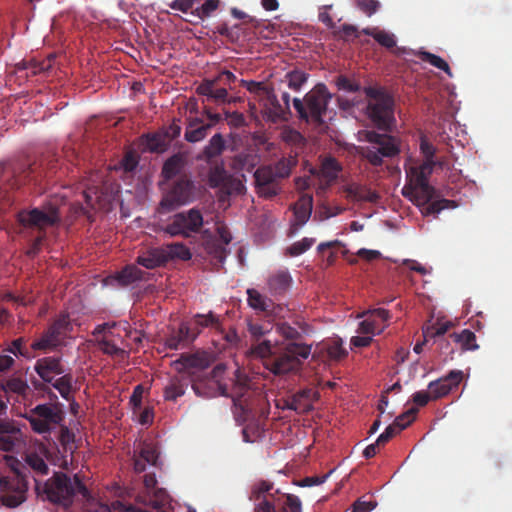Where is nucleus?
Returning <instances> with one entry per match:
<instances>
[{
  "label": "nucleus",
  "instance_id": "f257e3e1",
  "mask_svg": "<svg viewBox=\"0 0 512 512\" xmlns=\"http://www.w3.org/2000/svg\"><path fill=\"white\" fill-rule=\"evenodd\" d=\"M436 165L434 160H424L406 170L408 184L402 188V195L420 208L423 216L438 214L444 209L455 208L453 200L441 199L432 202L435 188L429 184V177Z\"/></svg>",
  "mask_w": 512,
  "mask_h": 512
},
{
  "label": "nucleus",
  "instance_id": "f03ea898",
  "mask_svg": "<svg viewBox=\"0 0 512 512\" xmlns=\"http://www.w3.org/2000/svg\"><path fill=\"white\" fill-rule=\"evenodd\" d=\"M36 492L43 499L55 505L69 508L78 493L84 498L89 497V491L81 478L76 474L71 479L63 472H54L53 476L41 483L36 480Z\"/></svg>",
  "mask_w": 512,
  "mask_h": 512
},
{
  "label": "nucleus",
  "instance_id": "7ed1b4c3",
  "mask_svg": "<svg viewBox=\"0 0 512 512\" xmlns=\"http://www.w3.org/2000/svg\"><path fill=\"white\" fill-rule=\"evenodd\" d=\"M363 92L366 97L364 113L378 130L391 132L396 124L395 101L383 87L367 86Z\"/></svg>",
  "mask_w": 512,
  "mask_h": 512
},
{
  "label": "nucleus",
  "instance_id": "20e7f679",
  "mask_svg": "<svg viewBox=\"0 0 512 512\" xmlns=\"http://www.w3.org/2000/svg\"><path fill=\"white\" fill-rule=\"evenodd\" d=\"M362 141L368 145L359 147V155L369 164L379 167L384 158H393L401 152V142L396 136L387 132L380 133L375 130H363L360 132Z\"/></svg>",
  "mask_w": 512,
  "mask_h": 512
},
{
  "label": "nucleus",
  "instance_id": "39448f33",
  "mask_svg": "<svg viewBox=\"0 0 512 512\" xmlns=\"http://www.w3.org/2000/svg\"><path fill=\"white\" fill-rule=\"evenodd\" d=\"M312 346L301 342H288L264 362V367L275 376H284L300 370L303 360L311 354Z\"/></svg>",
  "mask_w": 512,
  "mask_h": 512
},
{
  "label": "nucleus",
  "instance_id": "423d86ee",
  "mask_svg": "<svg viewBox=\"0 0 512 512\" xmlns=\"http://www.w3.org/2000/svg\"><path fill=\"white\" fill-rule=\"evenodd\" d=\"M331 99L332 95L326 85L318 83L305 94L303 99L294 98L293 107L300 120L321 125L324 123L323 116Z\"/></svg>",
  "mask_w": 512,
  "mask_h": 512
},
{
  "label": "nucleus",
  "instance_id": "0eeeda50",
  "mask_svg": "<svg viewBox=\"0 0 512 512\" xmlns=\"http://www.w3.org/2000/svg\"><path fill=\"white\" fill-rule=\"evenodd\" d=\"M230 396L235 407V417L238 421L242 422L253 417L256 407L263 401L261 392L252 389L249 384V379L245 375H242L239 370L236 371Z\"/></svg>",
  "mask_w": 512,
  "mask_h": 512
},
{
  "label": "nucleus",
  "instance_id": "6e6552de",
  "mask_svg": "<svg viewBox=\"0 0 512 512\" xmlns=\"http://www.w3.org/2000/svg\"><path fill=\"white\" fill-rule=\"evenodd\" d=\"M195 193V183L187 174L178 177L164 192L157 208L158 213H168L193 202Z\"/></svg>",
  "mask_w": 512,
  "mask_h": 512
},
{
  "label": "nucleus",
  "instance_id": "1a4fd4ad",
  "mask_svg": "<svg viewBox=\"0 0 512 512\" xmlns=\"http://www.w3.org/2000/svg\"><path fill=\"white\" fill-rule=\"evenodd\" d=\"M25 418L34 432L44 434L60 425L64 421L65 413L60 403H45L36 405Z\"/></svg>",
  "mask_w": 512,
  "mask_h": 512
},
{
  "label": "nucleus",
  "instance_id": "9d476101",
  "mask_svg": "<svg viewBox=\"0 0 512 512\" xmlns=\"http://www.w3.org/2000/svg\"><path fill=\"white\" fill-rule=\"evenodd\" d=\"M204 219L200 209L193 207L186 211L172 215L163 231L171 237L181 236L189 238L201 231Z\"/></svg>",
  "mask_w": 512,
  "mask_h": 512
},
{
  "label": "nucleus",
  "instance_id": "9b49d317",
  "mask_svg": "<svg viewBox=\"0 0 512 512\" xmlns=\"http://www.w3.org/2000/svg\"><path fill=\"white\" fill-rule=\"evenodd\" d=\"M58 199L46 202L42 209L22 210L17 214L18 222L24 227H36L44 230L60 222Z\"/></svg>",
  "mask_w": 512,
  "mask_h": 512
},
{
  "label": "nucleus",
  "instance_id": "f8f14e48",
  "mask_svg": "<svg viewBox=\"0 0 512 512\" xmlns=\"http://www.w3.org/2000/svg\"><path fill=\"white\" fill-rule=\"evenodd\" d=\"M28 484L23 476H0V503L6 508H17L27 499Z\"/></svg>",
  "mask_w": 512,
  "mask_h": 512
},
{
  "label": "nucleus",
  "instance_id": "ddd939ff",
  "mask_svg": "<svg viewBox=\"0 0 512 512\" xmlns=\"http://www.w3.org/2000/svg\"><path fill=\"white\" fill-rule=\"evenodd\" d=\"M71 330L72 324L69 316L61 314L48 326L41 337L31 344V348L35 351L54 350L62 344Z\"/></svg>",
  "mask_w": 512,
  "mask_h": 512
},
{
  "label": "nucleus",
  "instance_id": "4468645a",
  "mask_svg": "<svg viewBox=\"0 0 512 512\" xmlns=\"http://www.w3.org/2000/svg\"><path fill=\"white\" fill-rule=\"evenodd\" d=\"M274 484L267 480H260L251 486L249 500L254 503L253 512H277L275 503L279 490L272 492Z\"/></svg>",
  "mask_w": 512,
  "mask_h": 512
},
{
  "label": "nucleus",
  "instance_id": "2eb2a0df",
  "mask_svg": "<svg viewBox=\"0 0 512 512\" xmlns=\"http://www.w3.org/2000/svg\"><path fill=\"white\" fill-rule=\"evenodd\" d=\"M342 169L341 163L335 157L325 156L320 158L319 167L310 169V173L319 179L317 195L326 193L329 187L337 181Z\"/></svg>",
  "mask_w": 512,
  "mask_h": 512
},
{
  "label": "nucleus",
  "instance_id": "dca6fc26",
  "mask_svg": "<svg viewBox=\"0 0 512 512\" xmlns=\"http://www.w3.org/2000/svg\"><path fill=\"white\" fill-rule=\"evenodd\" d=\"M50 456L49 449L43 443L36 444L25 453L24 461L32 471L35 482L38 480L37 477L48 475L49 466L46 460H49Z\"/></svg>",
  "mask_w": 512,
  "mask_h": 512
},
{
  "label": "nucleus",
  "instance_id": "f3484780",
  "mask_svg": "<svg viewBox=\"0 0 512 512\" xmlns=\"http://www.w3.org/2000/svg\"><path fill=\"white\" fill-rule=\"evenodd\" d=\"M247 303L255 311L263 312L267 317H282L284 308L275 304L272 299L262 295L254 288L247 289Z\"/></svg>",
  "mask_w": 512,
  "mask_h": 512
},
{
  "label": "nucleus",
  "instance_id": "a211bd4d",
  "mask_svg": "<svg viewBox=\"0 0 512 512\" xmlns=\"http://www.w3.org/2000/svg\"><path fill=\"white\" fill-rule=\"evenodd\" d=\"M463 378V372L452 370L446 376L435 381H431L428 390L432 400H437L447 396L454 388L458 387Z\"/></svg>",
  "mask_w": 512,
  "mask_h": 512
},
{
  "label": "nucleus",
  "instance_id": "6ab92c4d",
  "mask_svg": "<svg viewBox=\"0 0 512 512\" xmlns=\"http://www.w3.org/2000/svg\"><path fill=\"white\" fill-rule=\"evenodd\" d=\"M254 178L259 195L272 198L279 193L280 188L271 166L259 167L254 173Z\"/></svg>",
  "mask_w": 512,
  "mask_h": 512
},
{
  "label": "nucleus",
  "instance_id": "aec40b11",
  "mask_svg": "<svg viewBox=\"0 0 512 512\" xmlns=\"http://www.w3.org/2000/svg\"><path fill=\"white\" fill-rule=\"evenodd\" d=\"M34 370L44 383H52L54 378L65 372L62 364V358L56 356H46L36 361Z\"/></svg>",
  "mask_w": 512,
  "mask_h": 512
},
{
  "label": "nucleus",
  "instance_id": "412c9836",
  "mask_svg": "<svg viewBox=\"0 0 512 512\" xmlns=\"http://www.w3.org/2000/svg\"><path fill=\"white\" fill-rule=\"evenodd\" d=\"M21 430L13 421L0 419V450L13 452L20 443Z\"/></svg>",
  "mask_w": 512,
  "mask_h": 512
},
{
  "label": "nucleus",
  "instance_id": "4be33fe9",
  "mask_svg": "<svg viewBox=\"0 0 512 512\" xmlns=\"http://www.w3.org/2000/svg\"><path fill=\"white\" fill-rule=\"evenodd\" d=\"M319 398V393L313 388L302 389L290 397V410L299 414L309 413L313 403Z\"/></svg>",
  "mask_w": 512,
  "mask_h": 512
},
{
  "label": "nucleus",
  "instance_id": "5701e85b",
  "mask_svg": "<svg viewBox=\"0 0 512 512\" xmlns=\"http://www.w3.org/2000/svg\"><path fill=\"white\" fill-rule=\"evenodd\" d=\"M199 95L206 96L208 101L216 103H230L228 91L225 87H220L217 80L204 79L196 88Z\"/></svg>",
  "mask_w": 512,
  "mask_h": 512
},
{
  "label": "nucleus",
  "instance_id": "b1692460",
  "mask_svg": "<svg viewBox=\"0 0 512 512\" xmlns=\"http://www.w3.org/2000/svg\"><path fill=\"white\" fill-rule=\"evenodd\" d=\"M188 163V157L186 153H176L170 156L163 164L161 170V176L166 180H172L176 176H182L183 171Z\"/></svg>",
  "mask_w": 512,
  "mask_h": 512
},
{
  "label": "nucleus",
  "instance_id": "393cba45",
  "mask_svg": "<svg viewBox=\"0 0 512 512\" xmlns=\"http://www.w3.org/2000/svg\"><path fill=\"white\" fill-rule=\"evenodd\" d=\"M312 209L313 196L311 194H302L292 207L295 218L294 226L302 227L310 219Z\"/></svg>",
  "mask_w": 512,
  "mask_h": 512
},
{
  "label": "nucleus",
  "instance_id": "a878e982",
  "mask_svg": "<svg viewBox=\"0 0 512 512\" xmlns=\"http://www.w3.org/2000/svg\"><path fill=\"white\" fill-rule=\"evenodd\" d=\"M191 329V326L182 323L177 331H173V333L167 337L165 342L166 346L171 350H177L192 343L195 338L191 333Z\"/></svg>",
  "mask_w": 512,
  "mask_h": 512
},
{
  "label": "nucleus",
  "instance_id": "bb28decb",
  "mask_svg": "<svg viewBox=\"0 0 512 512\" xmlns=\"http://www.w3.org/2000/svg\"><path fill=\"white\" fill-rule=\"evenodd\" d=\"M188 326H191V333L193 334L194 338L196 339L197 336L201 333L202 329L204 328H216L219 329L220 327V320L219 317L214 314L212 311L208 312L207 314H196L192 320L188 323H186Z\"/></svg>",
  "mask_w": 512,
  "mask_h": 512
},
{
  "label": "nucleus",
  "instance_id": "cd10ccee",
  "mask_svg": "<svg viewBox=\"0 0 512 512\" xmlns=\"http://www.w3.org/2000/svg\"><path fill=\"white\" fill-rule=\"evenodd\" d=\"M263 107L264 117L276 123L280 120H287L288 117L283 109L282 104H280L274 92L268 96L264 103L261 104Z\"/></svg>",
  "mask_w": 512,
  "mask_h": 512
},
{
  "label": "nucleus",
  "instance_id": "c85d7f7f",
  "mask_svg": "<svg viewBox=\"0 0 512 512\" xmlns=\"http://www.w3.org/2000/svg\"><path fill=\"white\" fill-rule=\"evenodd\" d=\"M137 264L147 268L155 269L166 264L164 250L162 247L150 248L137 257Z\"/></svg>",
  "mask_w": 512,
  "mask_h": 512
},
{
  "label": "nucleus",
  "instance_id": "c756f323",
  "mask_svg": "<svg viewBox=\"0 0 512 512\" xmlns=\"http://www.w3.org/2000/svg\"><path fill=\"white\" fill-rule=\"evenodd\" d=\"M346 197L354 201H366L375 203L379 200V194L367 186L351 184L344 188Z\"/></svg>",
  "mask_w": 512,
  "mask_h": 512
},
{
  "label": "nucleus",
  "instance_id": "7c9ffc66",
  "mask_svg": "<svg viewBox=\"0 0 512 512\" xmlns=\"http://www.w3.org/2000/svg\"><path fill=\"white\" fill-rule=\"evenodd\" d=\"M141 143L146 150L152 153H163L169 148L168 139L160 130L142 135Z\"/></svg>",
  "mask_w": 512,
  "mask_h": 512
},
{
  "label": "nucleus",
  "instance_id": "2f4dec72",
  "mask_svg": "<svg viewBox=\"0 0 512 512\" xmlns=\"http://www.w3.org/2000/svg\"><path fill=\"white\" fill-rule=\"evenodd\" d=\"M145 273L135 265H127L121 271L111 276V280H115L119 286L126 287L137 281L144 279Z\"/></svg>",
  "mask_w": 512,
  "mask_h": 512
},
{
  "label": "nucleus",
  "instance_id": "473e14b6",
  "mask_svg": "<svg viewBox=\"0 0 512 512\" xmlns=\"http://www.w3.org/2000/svg\"><path fill=\"white\" fill-rule=\"evenodd\" d=\"M138 500L146 506L160 509L169 505L171 498L165 489L157 488L149 493L138 496Z\"/></svg>",
  "mask_w": 512,
  "mask_h": 512
},
{
  "label": "nucleus",
  "instance_id": "72a5a7b5",
  "mask_svg": "<svg viewBox=\"0 0 512 512\" xmlns=\"http://www.w3.org/2000/svg\"><path fill=\"white\" fill-rule=\"evenodd\" d=\"M292 283L291 275L288 271L279 270L268 278V287L273 295L285 293Z\"/></svg>",
  "mask_w": 512,
  "mask_h": 512
},
{
  "label": "nucleus",
  "instance_id": "f704fd0d",
  "mask_svg": "<svg viewBox=\"0 0 512 512\" xmlns=\"http://www.w3.org/2000/svg\"><path fill=\"white\" fill-rule=\"evenodd\" d=\"M189 379L183 375L174 376L164 388V398L167 401H176L185 394Z\"/></svg>",
  "mask_w": 512,
  "mask_h": 512
},
{
  "label": "nucleus",
  "instance_id": "c9c22d12",
  "mask_svg": "<svg viewBox=\"0 0 512 512\" xmlns=\"http://www.w3.org/2000/svg\"><path fill=\"white\" fill-rule=\"evenodd\" d=\"M183 368H195V369H206L210 365V357L205 352H197L194 354H182L177 361Z\"/></svg>",
  "mask_w": 512,
  "mask_h": 512
},
{
  "label": "nucleus",
  "instance_id": "e433bc0d",
  "mask_svg": "<svg viewBox=\"0 0 512 512\" xmlns=\"http://www.w3.org/2000/svg\"><path fill=\"white\" fill-rule=\"evenodd\" d=\"M53 60V55H50L47 59L42 61H37L35 59L23 60L16 65V68L18 71L26 70L31 75H38L49 71L52 68Z\"/></svg>",
  "mask_w": 512,
  "mask_h": 512
},
{
  "label": "nucleus",
  "instance_id": "4c0bfd02",
  "mask_svg": "<svg viewBox=\"0 0 512 512\" xmlns=\"http://www.w3.org/2000/svg\"><path fill=\"white\" fill-rule=\"evenodd\" d=\"M226 142L220 133H216L211 137L208 144L204 147L202 151L203 158L206 161H211L212 159L220 156L222 152L225 150Z\"/></svg>",
  "mask_w": 512,
  "mask_h": 512
},
{
  "label": "nucleus",
  "instance_id": "58836bf2",
  "mask_svg": "<svg viewBox=\"0 0 512 512\" xmlns=\"http://www.w3.org/2000/svg\"><path fill=\"white\" fill-rule=\"evenodd\" d=\"M164 250L165 262L168 263L173 259L188 261L192 254L190 249L183 243H172L162 247Z\"/></svg>",
  "mask_w": 512,
  "mask_h": 512
},
{
  "label": "nucleus",
  "instance_id": "ea45409f",
  "mask_svg": "<svg viewBox=\"0 0 512 512\" xmlns=\"http://www.w3.org/2000/svg\"><path fill=\"white\" fill-rule=\"evenodd\" d=\"M449 338L456 344H459L461 349L466 350H477L479 345L476 342V335L469 329H464L459 333H451Z\"/></svg>",
  "mask_w": 512,
  "mask_h": 512
},
{
  "label": "nucleus",
  "instance_id": "a19ab883",
  "mask_svg": "<svg viewBox=\"0 0 512 512\" xmlns=\"http://www.w3.org/2000/svg\"><path fill=\"white\" fill-rule=\"evenodd\" d=\"M272 349V342L270 340L263 339L260 341L251 342L246 353L250 357L262 359L264 363L268 357L273 355L274 352Z\"/></svg>",
  "mask_w": 512,
  "mask_h": 512
},
{
  "label": "nucleus",
  "instance_id": "79ce46f5",
  "mask_svg": "<svg viewBox=\"0 0 512 512\" xmlns=\"http://www.w3.org/2000/svg\"><path fill=\"white\" fill-rule=\"evenodd\" d=\"M241 85L253 94L255 99H257L261 104L264 103L268 96L274 92L271 87L267 86L263 82L241 80Z\"/></svg>",
  "mask_w": 512,
  "mask_h": 512
},
{
  "label": "nucleus",
  "instance_id": "37998d69",
  "mask_svg": "<svg viewBox=\"0 0 512 512\" xmlns=\"http://www.w3.org/2000/svg\"><path fill=\"white\" fill-rule=\"evenodd\" d=\"M362 33L373 37L375 41L387 49H391L396 46L394 34L386 32L385 30H379L378 28H365L362 30Z\"/></svg>",
  "mask_w": 512,
  "mask_h": 512
},
{
  "label": "nucleus",
  "instance_id": "c03bdc74",
  "mask_svg": "<svg viewBox=\"0 0 512 512\" xmlns=\"http://www.w3.org/2000/svg\"><path fill=\"white\" fill-rule=\"evenodd\" d=\"M230 176L222 165H215L210 168L208 173V183L212 188H223L228 184Z\"/></svg>",
  "mask_w": 512,
  "mask_h": 512
},
{
  "label": "nucleus",
  "instance_id": "a18cd8bd",
  "mask_svg": "<svg viewBox=\"0 0 512 512\" xmlns=\"http://www.w3.org/2000/svg\"><path fill=\"white\" fill-rule=\"evenodd\" d=\"M32 350V348L27 347V340L24 337H19L14 339L4 351L9 352L16 357L32 359L34 357Z\"/></svg>",
  "mask_w": 512,
  "mask_h": 512
},
{
  "label": "nucleus",
  "instance_id": "49530a36",
  "mask_svg": "<svg viewBox=\"0 0 512 512\" xmlns=\"http://www.w3.org/2000/svg\"><path fill=\"white\" fill-rule=\"evenodd\" d=\"M73 376L71 373H63L61 377L55 379L50 383L65 399L69 400L72 392Z\"/></svg>",
  "mask_w": 512,
  "mask_h": 512
},
{
  "label": "nucleus",
  "instance_id": "de8ad7c7",
  "mask_svg": "<svg viewBox=\"0 0 512 512\" xmlns=\"http://www.w3.org/2000/svg\"><path fill=\"white\" fill-rule=\"evenodd\" d=\"M297 160L294 157L281 158L271 166L274 176L277 180L289 177L292 168L296 165Z\"/></svg>",
  "mask_w": 512,
  "mask_h": 512
},
{
  "label": "nucleus",
  "instance_id": "09e8293b",
  "mask_svg": "<svg viewBox=\"0 0 512 512\" xmlns=\"http://www.w3.org/2000/svg\"><path fill=\"white\" fill-rule=\"evenodd\" d=\"M418 56L420 57V59L422 61L428 62L432 66L444 71L449 77L453 76V73H452L448 63L440 56H437V55L427 52V51H420L418 53Z\"/></svg>",
  "mask_w": 512,
  "mask_h": 512
},
{
  "label": "nucleus",
  "instance_id": "8fccbe9b",
  "mask_svg": "<svg viewBox=\"0 0 512 512\" xmlns=\"http://www.w3.org/2000/svg\"><path fill=\"white\" fill-rule=\"evenodd\" d=\"M285 78L290 89L299 91L307 82L309 74L302 70L294 69L286 73Z\"/></svg>",
  "mask_w": 512,
  "mask_h": 512
},
{
  "label": "nucleus",
  "instance_id": "3c124183",
  "mask_svg": "<svg viewBox=\"0 0 512 512\" xmlns=\"http://www.w3.org/2000/svg\"><path fill=\"white\" fill-rule=\"evenodd\" d=\"M276 332L289 342H298L302 338L301 332L287 322L276 323Z\"/></svg>",
  "mask_w": 512,
  "mask_h": 512
},
{
  "label": "nucleus",
  "instance_id": "603ef678",
  "mask_svg": "<svg viewBox=\"0 0 512 512\" xmlns=\"http://www.w3.org/2000/svg\"><path fill=\"white\" fill-rule=\"evenodd\" d=\"M212 128V124H206L205 126L197 127H186L184 138L189 143H196L203 140L209 130Z\"/></svg>",
  "mask_w": 512,
  "mask_h": 512
},
{
  "label": "nucleus",
  "instance_id": "864d4df0",
  "mask_svg": "<svg viewBox=\"0 0 512 512\" xmlns=\"http://www.w3.org/2000/svg\"><path fill=\"white\" fill-rule=\"evenodd\" d=\"M315 243L314 238L305 237L300 241L294 242L286 249V254L291 257L299 256L308 251Z\"/></svg>",
  "mask_w": 512,
  "mask_h": 512
},
{
  "label": "nucleus",
  "instance_id": "5fc2aeb1",
  "mask_svg": "<svg viewBox=\"0 0 512 512\" xmlns=\"http://www.w3.org/2000/svg\"><path fill=\"white\" fill-rule=\"evenodd\" d=\"M219 5V0H206L200 7H197L191 13L200 19L208 18L218 9Z\"/></svg>",
  "mask_w": 512,
  "mask_h": 512
},
{
  "label": "nucleus",
  "instance_id": "6e6d98bb",
  "mask_svg": "<svg viewBox=\"0 0 512 512\" xmlns=\"http://www.w3.org/2000/svg\"><path fill=\"white\" fill-rule=\"evenodd\" d=\"M1 387L4 391H10L17 394H25L28 389L27 383L21 378L17 377L10 378L5 383H3Z\"/></svg>",
  "mask_w": 512,
  "mask_h": 512
},
{
  "label": "nucleus",
  "instance_id": "4d7b16f0",
  "mask_svg": "<svg viewBox=\"0 0 512 512\" xmlns=\"http://www.w3.org/2000/svg\"><path fill=\"white\" fill-rule=\"evenodd\" d=\"M327 354L332 360H341L347 356V350L343 347L342 340H333L327 346Z\"/></svg>",
  "mask_w": 512,
  "mask_h": 512
},
{
  "label": "nucleus",
  "instance_id": "13d9d810",
  "mask_svg": "<svg viewBox=\"0 0 512 512\" xmlns=\"http://www.w3.org/2000/svg\"><path fill=\"white\" fill-rule=\"evenodd\" d=\"M452 326V322L450 321H446V322H441V321H437L435 324L431 325L430 327H427V329L424 331V335L425 337H441L443 336L445 333H447V331L451 328Z\"/></svg>",
  "mask_w": 512,
  "mask_h": 512
},
{
  "label": "nucleus",
  "instance_id": "bf43d9fd",
  "mask_svg": "<svg viewBox=\"0 0 512 512\" xmlns=\"http://www.w3.org/2000/svg\"><path fill=\"white\" fill-rule=\"evenodd\" d=\"M138 164L139 156L134 151H128L119 162V167L125 172H132L136 169Z\"/></svg>",
  "mask_w": 512,
  "mask_h": 512
},
{
  "label": "nucleus",
  "instance_id": "052dcab7",
  "mask_svg": "<svg viewBox=\"0 0 512 512\" xmlns=\"http://www.w3.org/2000/svg\"><path fill=\"white\" fill-rule=\"evenodd\" d=\"M247 331L250 335V343L263 340V337L270 332L263 325L254 322H248Z\"/></svg>",
  "mask_w": 512,
  "mask_h": 512
},
{
  "label": "nucleus",
  "instance_id": "680f3d73",
  "mask_svg": "<svg viewBox=\"0 0 512 512\" xmlns=\"http://www.w3.org/2000/svg\"><path fill=\"white\" fill-rule=\"evenodd\" d=\"M359 323L358 331L363 334H375L380 333L383 329L379 323L376 322L375 319H371L368 316Z\"/></svg>",
  "mask_w": 512,
  "mask_h": 512
},
{
  "label": "nucleus",
  "instance_id": "e2e57ef3",
  "mask_svg": "<svg viewBox=\"0 0 512 512\" xmlns=\"http://www.w3.org/2000/svg\"><path fill=\"white\" fill-rule=\"evenodd\" d=\"M418 412V408L412 407L406 412L399 415L393 422L398 427V430H404L413 420Z\"/></svg>",
  "mask_w": 512,
  "mask_h": 512
},
{
  "label": "nucleus",
  "instance_id": "0e129e2a",
  "mask_svg": "<svg viewBox=\"0 0 512 512\" xmlns=\"http://www.w3.org/2000/svg\"><path fill=\"white\" fill-rule=\"evenodd\" d=\"M84 198L87 206L93 209L96 208V204H98L100 208L105 206V203L102 200V196L99 195V192L96 188L84 191Z\"/></svg>",
  "mask_w": 512,
  "mask_h": 512
},
{
  "label": "nucleus",
  "instance_id": "69168bd1",
  "mask_svg": "<svg viewBox=\"0 0 512 512\" xmlns=\"http://www.w3.org/2000/svg\"><path fill=\"white\" fill-rule=\"evenodd\" d=\"M336 85L339 90L355 93L360 90V85L344 75H340L336 79Z\"/></svg>",
  "mask_w": 512,
  "mask_h": 512
},
{
  "label": "nucleus",
  "instance_id": "338daca9",
  "mask_svg": "<svg viewBox=\"0 0 512 512\" xmlns=\"http://www.w3.org/2000/svg\"><path fill=\"white\" fill-rule=\"evenodd\" d=\"M356 6L367 16H371L380 8L378 0H356Z\"/></svg>",
  "mask_w": 512,
  "mask_h": 512
},
{
  "label": "nucleus",
  "instance_id": "774afa93",
  "mask_svg": "<svg viewBox=\"0 0 512 512\" xmlns=\"http://www.w3.org/2000/svg\"><path fill=\"white\" fill-rule=\"evenodd\" d=\"M286 501L283 505L284 512H302L301 500L293 494H285Z\"/></svg>",
  "mask_w": 512,
  "mask_h": 512
}]
</instances>
